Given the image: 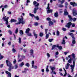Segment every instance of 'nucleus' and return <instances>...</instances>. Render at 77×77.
Returning a JSON list of instances; mask_svg holds the SVG:
<instances>
[{"label":"nucleus","instance_id":"7","mask_svg":"<svg viewBox=\"0 0 77 77\" xmlns=\"http://www.w3.org/2000/svg\"><path fill=\"white\" fill-rule=\"evenodd\" d=\"M35 31V30L33 31V33L34 35V36L35 37V39H36V38H38V34H36Z\"/></svg>","mask_w":77,"mask_h":77},{"label":"nucleus","instance_id":"64","mask_svg":"<svg viewBox=\"0 0 77 77\" xmlns=\"http://www.w3.org/2000/svg\"><path fill=\"white\" fill-rule=\"evenodd\" d=\"M8 14H11L12 13H11V12L10 11H8Z\"/></svg>","mask_w":77,"mask_h":77},{"label":"nucleus","instance_id":"59","mask_svg":"<svg viewBox=\"0 0 77 77\" xmlns=\"http://www.w3.org/2000/svg\"><path fill=\"white\" fill-rule=\"evenodd\" d=\"M4 8H8V5H5L4 6Z\"/></svg>","mask_w":77,"mask_h":77},{"label":"nucleus","instance_id":"21","mask_svg":"<svg viewBox=\"0 0 77 77\" xmlns=\"http://www.w3.org/2000/svg\"><path fill=\"white\" fill-rule=\"evenodd\" d=\"M53 12V10L52 9H49V10H48L47 11V13H51V12Z\"/></svg>","mask_w":77,"mask_h":77},{"label":"nucleus","instance_id":"60","mask_svg":"<svg viewBox=\"0 0 77 77\" xmlns=\"http://www.w3.org/2000/svg\"><path fill=\"white\" fill-rule=\"evenodd\" d=\"M9 45H11V42H9L8 43Z\"/></svg>","mask_w":77,"mask_h":77},{"label":"nucleus","instance_id":"44","mask_svg":"<svg viewBox=\"0 0 77 77\" xmlns=\"http://www.w3.org/2000/svg\"><path fill=\"white\" fill-rule=\"evenodd\" d=\"M48 29H45V34H47V32H48Z\"/></svg>","mask_w":77,"mask_h":77},{"label":"nucleus","instance_id":"32","mask_svg":"<svg viewBox=\"0 0 77 77\" xmlns=\"http://www.w3.org/2000/svg\"><path fill=\"white\" fill-rule=\"evenodd\" d=\"M34 18L35 19L36 18L37 20H39V17H38V16L34 17Z\"/></svg>","mask_w":77,"mask_h":77},{"label":"nucleus","instance_id":"56","mask_svg":"<svg viewBox=\"0 0 77 77\" xmlns=\"http://www.w3.org/2000/svg\"><path fill=\"white\" fill-rule=\"evenodd\" d=\"M47 55L48 57H50V55L49 54V53H47Z\"/></svg>","mask_w":77,"mask_h":77},{"label":"nucleus","instance_id":"53","mask_svg":"<svg viewBox=\"0 0 77 77\" xmlns=\"http://www.w3.org/2000/svg\"><path fill=\"white\" fill-rule=\"evenodd\" d=\"M62 29L63 31H66V28H63Z\"/></svg>","mask_w":77,"mask_h":77},{"label":"nucleus","instance_id":"11","mask_svg":"<svg viewBox=\"0 0 77 77\" xmlns=\"http://www.w3.org/2000/svg\"><path fill=\"white\" fill-rule=\"evenodd\" d=\"M50 68H51L52 71L51 72H53L54 71V69H56V68L51 66H50Z\"/></svg>","mask_w":77,"mask_h":77},{"label":"nucleus","instance_id":"24","mask_svg":"<svg viewBox=\"0 0 77 77\" xmlns=\"http://www.w3.org/2000/svg\"><path fill=\"white\" fill-rule=\"evenodd\" d=\"M19 44H21V38L19 37Z\"/></svg>","mask_w":77,"mask_h":77},{"label":"nucleus","instance_id":"30","mask_svg":"<svg viewBox=\"0 0 77 77\" xmlns=\"http://www.w3.org/2000/svg\"><path fill=\"white\" fill-rule=\"evenodd\" d=\"M65 0H63L62 1H60V3H61V5H63V3H64V2H65Z\"/></svg>","mask_w":77,"mask_h":77},{"label":"nucleus","instance_id":"54","mask_svg":"<svg viewBox=\"0 0 77 77\" xmlns=\"http://www.w3.org/2000/svg\"><path fill=\"white\" fill-rule=\"evenodd\" d=\"M53 72L54 74H56V73L54 71H53V72H51V74H53Z\"/></svg>","mask_w":77,"mask_h":77},{"label":"nucleus","instance_id":"22","mask_svg":"<svg viewBox=\"0 0 77 77\" xmlns=\"http://www.w3.org/2000/svg\"><path fill=\"white\" fill-rule=\"evenodd\" d=\"M19 33L21 35H24V33H23V30H20Z\"/></svg>","mask_w":77,"mask_h":77},{"label":"nucleus","instance_id":"15","mask_svg":"<svg viewBox=\"0 0 77 77\" xmlns=\"http://www.w3.org/2000/svg\"><path fill=\"white\" fill-rule=\"evenodd\" d=\"M30 28H29L26 29V33H29V31H30Z\"/></svg>","mask_w":77,"mask_h":77},{"label":"nucleus","instance_id":"41","mask_svg":"<svg viewBox=\"0 0 77 77\" xmlns=\"http://www.w3.org/2000/svg\"><path fill=\"white\" fill-rule=\"evenodd\" d=\"M62 4H60L59 5V7L60 8H63V5H62Z\"/></svg>","mask_w":77,"mask_h":77},{"label":"nucleus","instance_id":"28","mask_svg":"<svg viewBox=\"0 0 77 77\" xmlns=\"http://www.w3.org/2000/svg\"><path fill=\"white\" fill-rule=\"evenodd\" d=\"M18 28H17L16 30L15 31V33L16 34H17V33H18Z\"/></svg>","mask_w":77,"mask_h":77},{"label":"nucleus","instance_id":"18","mask_svg":"<svg viewBox=\"0 0 77 77\" xmlns=\"http://www.w3.org/2000/svg\"><path fill=\"white\" fill-rule=\"evenodd\" d=\"M63 14L64 15L66 16V15H68L69 14H68V12L67 11H65Z\"/></svg>","mask_w":77,"mask_h":77},{"label":"nucleus","instance_id":"61","mask_svg":"<svg viewBox=\"0 0 77 77\" xmlns=\"http://www.w3.org/2000/svg\"><path fill=\"white\" fill-rule=\"evenodd\" d=\"M0 68H2V67H3V64H1L0 66Z\"/></svg>","mask_w":77,"mask_h":77},{"label":"nucleus","instance_id":"62","mask_svg":"<svg viewBox=\"0 0 77 77\" xmlns=\"http://www.w3.org/2000/svg\"><path fill=\"white\" fill-rule=\"evenodd\" d=\"M64 53L65 55H66L68 54V52H64Z\"/></svg>","mask_w":77,"mask_h":77},{"label":"nucleus","instance_id":"26","mask_svg":"<svg viewBox=\"0 0 77 77\" xmlns=\"http://www.w3.org/2000/svg\"><path fill=\"white\" fill-rule=\"evenodd\" d=\"M45 36V39H48L49 37V34H46Z\"/></svg>","mask_w":77,"mask_h":77},{"label":"nucleus","instance_id":"34","mask_svg":"<svg viewBox=\"0 0 77 77\" xmlns=\"http://www.w3.org/2000/svg\"><path fill=\"white\" fill-rule=\"evenodd\" d=\"M12 51L14 53H15L17 51L14 48L12 49Z\"/></svg>","mask_w":77,"mask_h":77},{"label":"nucleus","instance_id":"13","mask_svg":"<svg viewBox=\"0 0 77 77\" xmlns=\"http://www.w3.org/2000/svg\"><path fill=\"white\" fill-rule=\"evenodd\" d=\"M68 17L69 19V20L70 21H72V18L71 17V16L70 15H68Z\"/></svg>","mask_w":77,"mask_h":77},{"label":"nucleus","instance_id":"27","mask_svg":"<svg viewBox=\"0 0 77 77\" xmlns=\"http://www.w3.org/2000/svg\"><path fill=\"white\" fill-rule=\"evenodd\" d=\"M25 66H27V67H29L30 66V64H29V63H27L25 64Z\"/></svg>","mask_w":77,"mask_h":77},{"label":"nucleus","instance_id":"57","mask_svg":"<svg viewBox=\"0 0 77 77\" xmlns=\"http://www.w3.org/2000/svg\"><path fill=\"white\" fill-rule=\"evenodd\" d=\"M23 50L24 53H26V52H27V51L26 50V49H23Z\"/></svg>","mask_w":77,"mask_h":77},{"label":"nucleus","instance_id":"19","mask_svg":"<svg viewBox=\"0 0 77 77\" xmlns=\"http://www.w3.org/2000/svg\"><path fill=\"white\" fill-rule=\"evenodd\" d=\"M62 42L61 43L62 44H65V37H64L63 38Z\"/></svg>","mask_w":77,"mask_h":77},{"label":"nucleus","instance_id":"17","mask_svg":"<svg viewBox=\"0 0 77 77\" xmlns=\"http://www.w3.org/2000/svg\"><path fill=\"white\" fill-rule=\"evenodd\" d=\"M63 69L65 72V74L63 75V77H65V76L66 75V74H67V73H66V70H65V68H63Z\"/></svg>","mask_w":77,"mask_h":77},{"label":"nucleus","instance_id":"6","mask_svg":"<svg viewBox=\"0 0 77 77\" xmlns=\"http://www.w3.org/2000/svg\"><path fill=\"white\" fill-rule=\"evenodd\" d=\"M70 4L71 5H72L73 7H74V6H77V3H75V2H70Z\"/></svg>","mask_w":77,"mask_h":77},{"label":"nucleus","instance_id":"36","mask_svg":"<svg viewBox=\"0 0 77 77\" xmlns=\"http://www.w3.org/2000/svg\"><path fill=\"white\" fill-rule=\"evenodd\" d=\"M73 40L72 41V43L73 44H75V39H73Z\"/></svg>","mask_w":77,"mask_h":77},{"label":"nucleus","instance_id":"43","mask_svg":"<svg viewBox=\"0 0 77 77\" xmlns=\"http://www.w3.org/2000/svg\"><path fill=\"white\" fill-rule=\"evenodd\" d=\"M53 61H54V59H51L49 60V62H53Z\"/></svg>","mask_w":77,"mask_h":77},{"label":"nucleus","instance_id":"45","mask_svg":"<svg viewBox=\"0 0 77 77\" xmlns=\"http://www.w3.org/2000/svg\"><path fill=\"white\" fill-rule=\"evenodd\" d=\"M17 62V61H16V59H14V60L13 61V63L15 64V63H16Z\"/></svg>","mask_w":77,"mask_h":77},{"label":"nucleus","instance_id":"12","mask_svg":"<svg viewBox=\"0 0 77 77\" xmlns=\"http://www.w3.org/2000/svg\"><path fill=\"white\" fill-rule=\"evenodd\" d=\"M15 22H17V20L15 19H12L11 20V23H15Z\"/></svg>","mask_w":77,"mask_h":77},{"label":"nucleus","instance_id":"10","mask_svg":"<svg viewBox=\"0 0 77 77\" xmlns=\"http://www.w3.org/2000/svg\"><path fill=\"white\" fill-rule=\"evenodd\" d=\"M69 35L71 36V37H72L73 39H75V37H74L73 35V34L72 33L69 32Z\"/></svg>","mask_w":77,"mask_h":77},{"label":"nucleus","instance_id":"46","mask_svg":"<svg viewBox=\"0 0 77 77\" xmlns=\"http://www.w3.org/2000/svg\"><path fill=\"white\" fill-rule=\"evenodd\" d=\"M57 36H59V32L58 31H57Z\"/></svg>","mask_w":77,"mask_h":77},{"label":"nucleus","instance_id":"5","mask_svg":"<svg viewBox=\"0 0 77 77\" xmlns=\"http://www.w3.org/2000/svg\"><path fill=\"white\" fill-rule=\"evenodd\" d=\"M33 50L32 49H31L30 50V54L31 56H32L33 58L35 57V56H34V55H33Z\"/></svg>","mask_w":77,"mask_h":77},{"label":"nucleus","instance_id":"4","mask_svg":"<svg viewBox=\"0 0 77 77\" xmlns=\"http://www.w3.org/2000/svg\"><path fill=\"white\" fill-rule=\"evenodd\" d=\"M22 18H18V20H19V22L17 23H16L15 24L16 25H18V24H20L21 23H22V24H23L24 23V22L23 21V16H21Z\"/></svg>","mask_w":77,"mask_h":77},{"label":"nucleus","instance_id":"51","mask_svg":"<svg viewBox=\"0 0 77 77\" xmlns=\"http://www.w3.org/2000/svg\"><path fill=\"white\" fill-rule=\"evenodd\" d=\"M18 68V65L17 64L15 65V68L14 69H17Z\"/></svg>","mask_w":77,"mask_h":77},{"label":"nucleus","instance_id":"1","mask_svg":"<svg viewBox=\"0 0 77 77\" xmlns=\"http://www.w3.org/2000/svg\"><path fill=\"white\" fill-rule=\"evenodd\" d=\"M6 62L7 66H8L9 67L8 69L9 71H11V69H13L14 68V66H12L13 65L11 62H10V61H9L7 60L6 61Z\"/></svg>","mask_w":77,"mask_h":77},{"label":"nucleus","instance_id":"50","mask_svg":"<svg viewBox=\"0 0 77 77\" xmlns=\"http://www.w3.org/2000/svg\"><path fill=\"white\" fill-rule=\"evenodd\" d=\"M59 50H62V47L61 46L59 47L58 48Z\"/></svg>","mask_w":77,"mask_h":77},{"label":"nucleus","instance_id":"3","mask_svg":"<svg viewBox=\"0 0 77 77\" xmlns=\"http://www.w3.org/2000/svg\"><path fill=\"white\" fill-rule=\"evenodd\" d=\"M71 25H72V27H75V23H73L72 24V23L71 22L67 23L65 26L66 27H67L68 29H69V28L71 27Z\"/></svg>","mask_w":77,"mask_h":77},{"label":"nucleus","instance_id":"58","mask_svg":"<svg viewBox=\"0 0 77 77\" xmlns=\"http://www.w3.org/2000/svg\"><path fill=\"white\" fill-rule=\"evenodd\" d=\"M68 62L69 63H71V61L70 59H69L68 60Z\"/></svg>","mask_w":77,"mask_h":77},{"label":"nucleus","instance_id":"2","mask_svg":"<svg viewBox=\"0 0 77 77\" xmlns=\"http://www.w3.org/2000/svg\"><path fill=\"white\" fill-rule=\"evenodd\" d=\"M33 4L35 7H37V8H34V10L33 11L34 14H36V13L37 10L39 9L38 6L39 5V4L37 3V2L34 1L33 2ZM36 4H37V5H36Z\"/></svg>","mask_w":77,"mask_h":77},{"label":"nucleus","instance_id":"35","mask_svg":"<svg viewBox=\"0 0 77 77\" xmlns=\"http://www.w3.org/2000/svg\"><path fill=\"white\" fill-rule=\"evenodd\" d=\"M72 57L73 59H75V54H72Z\"/></svg>","mask_w":77,"mask_h":77},{"label":"nucleus","instance_id":"48","mask_svg":"<svg viewBox=\"0 0 77 77\" xmlns=\"http://www.w3.org/2000/svg\"><path fill=\"white\" fill-rule=\"evenodd\" d=\"M29 15L30 16H31V17H35V15L33 14H32L31 13H30L29 14Z\"/></svg>","mask_w":77,"mask_h":77},{"label":"nucleus","instance_id":"14","mask_svg":"<svg viewBox=\"0 0 77 77\" xmlns=\"http://www.w3.org/2000/svg\"><path fill=\"white\" fill-rule=\"evenodd\" d=\"M70 67H71V72H73V71H74V66H72V65H70Z\"/></svg>","mask_w":77,"mask_h":77},{"label":"nucleus","instance_id":"38","mask_svg":"<svg viewBox=\"0 0 77 77\" xmlns=\"http://www.w3.org/2000/svg\"><path fill=\"white\" fill-rule=\"evenodd\" d=\"M8 32L10 34V35H12V31H11V30H9L8 31Z\"/></svg>","mask_w":77,"mask_h":77},{"label":"nucleus","instance_id":"40","mask_svg":"<svg viewBox=\"0 0 77 77\" xmlns=\"http://www.w3.org/2000/svg\"><path fill=\"white\" fill-rule=\"evenodd\" d=\"M46 20H47V21H51V19L50 17H48L46 19Z\"/></svg>","mask_w":77,"mask_h":77},{"label":"nucleus","instance_id":"39","mask_svg":"<svg viewBox=\"0 0 77 77\" xmlns=\"http://www.w3.org/2000/svg\"><path fill=\"white\" fill-rule=\"evenodd\" d=\"M32 68H34L35 69H37V68H38V67L37 66H34V65H33V66H32Z\"/></svg>","mask_w":77,"mask_h":77},{"label":"nucleus","instance_id":"16","mask_svg":"<svg viewBox=\"0 0 77 77\" xmlns=\"http://www.w3.org/2000/svg\"><path fill=\"white\" fill-rule=\"evenodd\" d=\"M54 16L56 18L58 17V13H57V12L54 13Z\"/></svg>","mask_w":77,"mask_h":77},{"label":"nucleus","instance_id":"25","mask_svg":"<svg viewBox=\"0 0 77 77\" xmlns=\"http://www.w3.org/2000/svg\"><path fill=\"white\" fill-rule=\"evenodd\" d=\"M27 71H29V69H27V68H25L24 69V71H25V73L27 72Z\"/></svg>","mask_w":77,"mask_h":77},{"label":"nucleus","instance_id":"8","mask_svg":"<svg viewBox=\"0 0 77 77\" xmlns=\"http://www.w3.org/2000/svg\"><path fill=\"white\" fill-rule=\"evenodd\" d=\"M72 14L73 16H75L77 15V12L76 11L73 10L72 11Z\"/></svg>","mask_w":77,"mask_h":77},{"label":"nucleus","instance_id":"33","mask_svg":"<svg viewBox=\"0 0 77 77\" xmlns=\"http://www.w3.org/2000/svg\"><path fill=\"white\" fill-rule=\"evenodd\" d=\"M49 24H51V25H53V22H52V21H50L49 22Z\"/></svg>","mask_w":77,"mask_h":77},{"label":"nucleus","instance_id":"55","mask_svg":"<svg viewBox=\"0 0 77 77\" xmlns=\"http://www.w3.org/2000/svg\"><path fill=\"white\" fill-rule=\"evenodd\" d=\"M0 57V60H2V59L3 58V56H2Z\"/></svg>","mask_w":77,"mask_h":77},{"label":"nucleus","instance_id":"42","mask_svg":"<svg viewBox=\"0 0 77 77\" xmlns=\"http://www.w3.org/2000/svg\"><path fill=\"white\" fill-rule=\"evenodd\" d=\"M76 20H77V19L75 17L73 19L72 18V20L73 21H76Z\"/></svg>","mask_w":77,"mask_h":77},{"label":"nucleus","instance_id":"23","mask_svg":"<svg viewBox=\"0 0 77 77\" xmlns=\"http://www.w3.org/2000/svg\"><path fill=\"white\" fill-rule=\"evenodd\" d=\"M44 35L43 33L40 32L39 34V36L40 37H42Z\"/></svg>","mask_w":77,"mask_h":77},{"label":"nucleus","instance_id":"9","mask_svg":"<svg viewBox=\"0 0 77 77\" xmlns=\"http://www.w3.org/2000/svg\"><path fill=\"white\" fill-rule=\"evenodd\" d=\"M5 73L7 74H8V77H11V73L9 72L8 71H5Z\"/></svg>","mask_w":77,"mask_h":77},{"label":"nucleus","instance_id":"52","mask_svg":"<svg viewBox=\"0 0 77 77\" xmlns=\"http://www.w3.org/2000/svg\"><path fill=\"white\" fill-rule=\"evenodd\" d=\"M27 36H32V34L31 33H27Z\"/></svg>","mask_w":77,"mask_h":77},{"label":"nucleus","instance_id":"47","mask_svg":"<svg viewBox=\"0 0 77 77\" xmlns=\"http://www.w3.org/2000/svg\"><path fill=\"white\" fill-rule=\"evenodd\" d=\"M34 25L35 26H38V23L37 22H35L34 23Z\"/></svg>","mask_w":77,"mask_h":77},{"label":"nucleus","instance_id":"37","mask_svg":"<svg viewBox=\"0 0 77 77\" xmlns=\"http://www.w3.org/2000/svg\"><path fill=\"white\" fill-rule=\"evenodd\" d=\"M53 38H50L48 39V41H49V42H52V41H53Z\"/></svg>","mask_w":77,"mask_h":77},{"label":"nucleus","instance_id":"31","mask_svg":"<svg viewBox=\"0 0 77 77\" xmlns=\"http://www.w3.org/2000/svg\"><path fill=\"white\" fill-rule=\"evenodd\" d=\"M73 60V65H72V66H73V67H74V66H75V59L74 60Z\"/></svg>","mask_w":77,"mask_h":77},{"label":"nucleus","instance_id":"29","mask_svg":"<svg viewBox=\"0 0 77 77\" xmlns=\"http://www.w3.org/2000/svg\"><path fill=\"white\" fill-rule=\"evenodd\" d=\"M24 65V63L23 62H22L20 65V66H21V67H22Z\"/></svg>","mask_w":77,"mask_h":77},{"label":"nucleus","instance_id":"63","mask_svg":"<svg viewBox=\"0 0 77 77\" xmlns=\"http://www.w3.org/2000/svg\"><path fill=\"white\" fill-rule=\"evenodd\" d=\"M56 55H58V54H59V52L57 51L56 53Z\"/></svg>","mask_w":77,"mask_h":77},{"label":"nucleus","instance_id":"49","mask_svg":"<svg viewBox=\"0 0 77 77\" xmlns=\"http://www.w3.org/2000/svg\"><path fill=\"white\" fill-rule=\"evenodd\" d=\"M32 66L33 67V66L34 65V61H32Z\"/></svg>","mask_w":77,"mask_h":77},{"label":"nucleus","instance_id":"20","mask_svg":"<svg viewBox=\"0 0 77 77\" xmlns=\"http://www.w3.org/2000/svg\"><path fill=\"white\" fill-rule=\"evenodd\" d=\"M56 45H54L52 46L51 50H54V48H56Z\"/></svg>","mask_w":77,"mask_h":77}]
</instances>
